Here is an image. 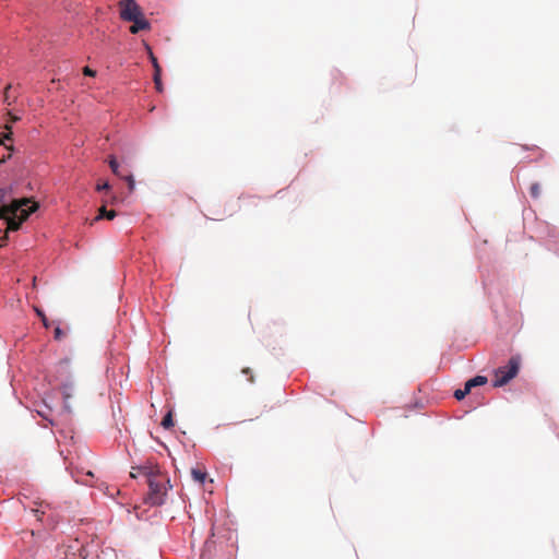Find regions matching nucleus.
<instances>
[{
    "instance_id": "obj_1",
    "label": "nucleus",
    "mask_w": 559,
    "mask_h": 559,
    "mask_svg": "<svg viewBox=\"0 0 559 559\" xmlns=\"http://www.w3.org/2000/svg\"><path fill=\"white\" fill-rule=\"evenodd\" d=\"M39 203L33 198H17L13 186L0 188V221L9 231H17L36 213Z\"/></svg>"
},
{
    "instance_id": "obj_2",
    "label": "nucleus",
    "mask_w": 559,
    "mask_h": 559,
    "mask_svg": "<svg viewBox=\"0 0 559 559\" xmlns=\"http://www.w3.org/2000/svg\"><path fill=\"white\" fill-rule=\"evenodd\" d=\"M143 469V476L146 478L148 486L147 496L144 498V503L150 507H160L166 501L167 488L164 487L163 483L158 480V477H163L169 488H171L170 479L162 474L159 467H141Z\"/></svg>"
},
{
    "instance_id": "obj_3",
    "label": "nucleus",
    "mask_w": 559,
    "mask_h": 559,
    "mask_svg": "<svg viewBox=\"0 0 559 559\" xmlns=\"http://www.w3.org/2000/svg\"><path fill=\"white\" fill-rule=\"evenodd\" d=\"M521 356L519 354L511 356L508 364L495 370L493 388H502L513 380L520 372Z\"/></svg>"
},
{
    "instance_id": "obj_4",
    "label": "nucleus",
    "mask_w": 559,
    "mask_h": 559,
    "mask_svg": "<svg viewBox=\"0 0 559 559\" xmlns=\"http://www.w3.org/2000/svg\"><path fill=\"white\" fill-rule=\"evenodd\" d=\"M142 12L135 0H121L119 3V16L124 22H130Z\"/></svg>"
},
{
    "instance_id": "obj_5",
    "label": "nucleus",
    "mask_w": 559,
    "mask_h": 559,
    "mask_svg": "<svg viewBox=\"0 0 559 559\" xmlns=\"http://www.w3.org/2000/svg\"><path fill=\"white\" fill-rule=\"evenodd\" d=\"M132 25L130 26L131 34H138L142 31H150L152 25L151 22L145 17L144 13H140L136 17L130 21Z\"/></svg>"
},
{
    "instance_id": "obj_6",
    "label": "nucleus",
    "mask_w": 559,
    "mask_h": 559,
    "mask_svg": "<svg viewBox=\"0 0 559 559\" xmlns=\"http://www.w3.org/2000/svg\"><path fill=\"white\" fill-rule=\"evenodd\" d=\"M62 400L72 399L74 394V381L71 376H69L60 386Z\"/></svg>"
},
{
    "instance_id": "obj_7",
    "label": "nucleus",
    "mask_w": 559,
    "mask_h": 559,
    "mask_svg": "<svg viewBox=\"0 0 559 559\" xmlns=\"http://www.w3.org/2000/svg\"><path fill=\"white\" fill-rule=\"evenodd\" d=\"M487 382H488V378L486 376L476 374V376L472 377L471 379H468L464 383V385L471 392L474 388L485 385V384H487Z\"/></svg>"
},
{
    "instance_id": "obj_8",
    "label": "nucleus",
    "mask_w": 559,
    "mask_h": 559,
    "mask_svg": "<svg viewBox=\"0 0 559 559\" xmlns=\"http://www.w3.org/2000/svg\"><path fill=\"white\" fill-rule=\"evenodd\" d=\"M36 507L31 509V512L36 516L38 521H43V516L46 513V509L50 508V503L46 501H36Z\"/></svg>"
},
{
    "instance_id": "obj_9",
    "label": "nucleus",
    "mask_w": 559,
    "mask_h": 559,
    "mask_svg": "<svg viewBox=\"0 0 559 559\" xmlns=\"http://www.w3.org/2000/svg\"><path fill=\"white\" fill-rule=\"evenodd\" d=\"M116 216H117V212L116 211L107 210L106 205H103L98 210V214H97V216L95 217L94 221H100V219L112 221Z\"/></svg>"
},
{
    "instance_id": "obj_10",
    "label": "nucleus",
    "mask_w": 559,
    "mask_h": 559,
    "mask_svg": "<svg viewBox=\"0 0 559 559\" xmlns=\"http://www.w3.org/2000/svg\"><path fill=\"white\" fill-rule=\"evenodd\" d=\"M12 139H11V135L10 134H7L3 139H2V142H1V145L2 147L8 152V154H3L2 155V160L4 162L7 158L11 157L12 156V153H13V148H12Z\"/></svg>"
},
{
    "instance_id": "obj_11",
    "label": "nucleus",
    "mask_w": 559,
    "mask_h": 559,
    "mask_svg": "<svg viewBox=\"0 0 559 559\" xmlns=\"http://www.w3.org/2000/svg\"><path fill=\"white\" fill-rule=\"evenodd\" d=\"M145 49L147 51L148 59H150V62L152 63L154 72H162V67L159 66L158 60L155 57V55L148 44H145Z\"/></svg>"
},
{
    "instance_id": "obj_12",
    "label": "nucleus",
    "mask_w": 559,
    "mask_h": 559,
    "mask_svg": "<svg viewBox=\"0 0 559 559\" xmlns=\"http://www.w3.org/2000/svg\"><path fill=\"white\" fill-rule=\"evenodd\" d=\"M191 476L192 479L201 485L205 483V479L207 477V473L205 471H201L199 468H192L191 469Z\"/></svg>"
},
{
    "instance_id": "obj_13",
    "label": "nucleus",
    "mask_w": 559,
    "mask_h": 559,
    "mask_svg": "<svg viewBox=\"0 0 559 559\" xmlns=\"http://www.w3.org/2000/svg\"><path fill=\"white\" fill-rule=\"evenodd\" d=\"M108 164H109V167L115 176H117L119 178H121V176H123L120 173L119 162L114 155L109 156Z\"/></svg>"
},
{
    "instance_id": "obj_14",
    "label": "nucleus",
    "mask_w": 559,
    "mask_h": 559,
    "mask_svg": "<svg viewBox=\"0 0 559 559\" xmlns=\"http://www.w3.org/2000/svg\"><path fill=\"white\" fill-rule=\"evenodd\" d=\"M162 427L166 430L170 429L174 427L175 425V421H174V417H173V411H168L163 419H162V423H160Z\"/></svg>"
},
{
    "instance_id": "obj_15",
    "label": "nucleus",
    "mask_w": 559,
    "mask_h": 559,
    "mask_svg": "<svg viewBox=\"0 0 559 559\" xmlns=\"http://www.w3.org/2000/svg\"><path fill=\"white\" fill-rule=\"evenodd\" d=\"M153 81L155 88L158 93H162L164 91V85L162 82V72H154L153 73Z\"/></svg>"
},
{
    "instance_id": "obj_16",
    "label": "nucleus",
    "mask_w": 559,
    "mask_h": 559,
    "mask_svg": "<svg viewBox=\"0 0 559 559\" xmlns=\"http://www.w3.org/2000/svg\"><path fill=\"white\" fill-rule=\"evenodd\" d=\"M122 180H124L128 185V189L130 192H132L135 189V179L134 176L130 173L128 175L121 176Z\"/></svg>"
},
{
    "instance_id": "obj_17",
    "label": "nucleus",
    "mask_w": 559,
    "mask_h": 559,
    "mask_svg": "<svg viewBox=\"0 0 559 559\" xmlns=\"http://www.w3.org/2000/svg\"><path fill=\"white\" fill-rule=\"evenodd\" d=\"M471 392L468 391V389H466V386L464 385L463 389H456L454 392H453V396L455 400L457 401H462L465 399V396L467 394H469Z\"/></svg>"
},
{
    "instance_id": "obj_18",
    "label": "nucleus",
    "mask_w": 559,
    "mask_h": 559,
    "mask_svg": "<svg viewBox=\"0 0 559 559\" xmlns=\"http://www.w3.org/2000/svg\"><path fill=\"white\" fill-rule=\"evenodd\" d=\"M35 311H36L37 317L40 319L43 325L45 328H49L50 322H49L48 318L46 317L45 311L41 309H35Z\"/></svg>"
},
{
    "instance_id": "obj_19",
    "label": "nucleus",
    "mask_w": 559,
    "mask_h": 559,
    "mask_svg": "<svg viewBox=\"0 0 559 559\" xmlns=\"http://www.w3.org/2000/svg\"><path fill=\"white\" fill-rule=\"evenodd\" d=\"M531 197L537 199L540 195V186L538 182L532 183L530 188Z\"/></svg>"
},
{
    "instance_id": "obj_20",
    "label": "nucleus",
    "mask_w": 559,
    "mask_h": 559,
    "mask_svg": "<svg viewBox=\"0 0 559 559\" xmlns=\"http://www.w3.org/2000/svg\"><path fill=\"white\" fill-rule=\"evenodd\" d=\"M69 367H70V360L68 358H63L59 361L58 364V369L59 371H64V372H68L69 370Z\"/></svg>"
},
{
    "instance_id": "obj_21",
    "label": "nucleus",
    "mask_w": 559,
    "mask_h": 559,
    "mask_svg": "<svg viewBox=\"0 0 559 559\" xmlns=\"http://www.w3.org/2000/svg\"><path fill=\"white\" fill-rule=\"evenodd\" d=\"M110 188H111V186H110L109 181H107V180L99 182L96 186L97 191H108V190H110Z\"/></svg>"
},
{
    "instance_id": "obj_22",
    "label": "nucleus",
    "mask_w": 559,
    "mask_h": 559,
    "mask_svg": "<svg viewBox=\"0 0 559 559\" xmlns=\"http://www.w3.org/2000/svg\"><path fill=\"white\" fill-rule=\"evenodd\" d=\"M63 336V330L61 329V326L58 324L56 328H55V331H53V337L55 340L57 341H60Z\"/></svg>"
},
{
    "instance_id": "obj_23",
    "label": "nucleus",
    "mask_w": 559,
    "mask_h": 559,
    "mask_svg": "<svg viewBox=\"0 0 559 559\" xmlns=\"http://www.w3.org/2000/svg\"><path fill=\"white\" fill-rule=\"evenodd\" d=\"M70 400L71 399H67V400H62V408L64 412L67 413H71L72 409H71V404H70Z\"/></svg>"
},
{
    "instance_id": "obj_24",
    "label": "nucleus",
    "mask_w": 559,
    "mask_h": 559,
    "mask_svg": "<svg viewBox=\"0 0 559 559\" xmlns=\"http://www.w3.org/2000/svg\"><path fill=\"white\" fill-rule=\"evenodd\" d=\"M141 467H159V466L150 463V464L139 465L136 467H133L132 469L138 471L139 474L143 475V469Z\"/></svg>"
},
{
    "instance_id": "obj_25",
    "label": "nucleus",
    "mask_w": 559,
    "mask_h": 559,
    "mask_svg": "<svg viewBox=\"0 0 559 559\" xmlns=\"http://www.w3.org/2000/svg\"><path fill=\"white\" fill-rule=\"evenodd\" d=\"M11 88V85H8L5 87V91H4V94H3V100L8 104V105H11V98H10V94H9V91Z\"/></svg>"
},
{
    "instance_id": "obj_26",
    "label": "nucleus",
    "mask_w": 559,
    "mask_h": 559,
    "mask_svg": "<svg viewBox=\"0 0 559 559\" xmlns=\"http://www.w3.org/2000/svg\"><path fill=\"white\" fill-rule=\"evenodd\" d=\"M83 73H84V75H86V76H91V78L96 76V71H95V70H93V69H91V68H88V67H85V68L83 69Z\"/></svg>"
},
{
    "instance_id": "obj_27",
    "label": "nucleus",
    "mask_w": 559,
    "mask_h": 559,
    "mask_svg": "<svg viewBox=\"0 0 559 559\" xmlns=\"http://www.w3.org/2000/svg\"><path fill=\"white\" fill-rule=\"evenodd\" d=\"M130 475H131L132 478H136L138 477V475L134 472H131Z\"/></svg>"
},
{
    "instance_id": "obj_28",
    "label": "nucleus",
    "mask_w": 559,
    "mask_h": 559,
    "mask_svg": "<svg viewBox=\"0 0 559 559\" xmlns=\"http://www.w3.org/2000/svg\"><path fill=\"white\" fill-rule=\"evenodd\" d=\"M86 475H87V476H91V477H93V476H94V474H93V472H92V471H88V472L86 473Z\"/></svg>"
},
{
    "instance_id": "obj_29",
    "label": "nucleus",
    "mask_w": 559,
    "mask_h": 559,
    "mask_svg": "<svg viewBox=\"0 0 559 559\" xmlns=\"http://www.w3.org/2000/svg\"><path fill=\"white\" fill-rule=\"evenodd\" d=\"M112 203H116L117 202V197H112Z\"/></svg>"
},
{
    "instance_id": "obj_30",
    "label": "nucleus",
    "mask_w": 559,
    "mask_h": 559,
    "mask_svg": "<svg viewBox=\"0 0 559 559\" xmlns=\"http://www.w3.org/2000/svg\"><path fill=\"white\" fill-rule=\"evenodd\" d=\"M242 371H243L245 373H247V372H249V369H248V368H246V369H243Z\"/></svg>"
}]
</instances>
